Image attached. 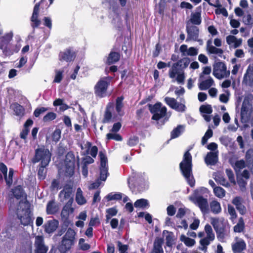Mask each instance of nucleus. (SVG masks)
I'll list each match as a JSON object with an SVG mask.
<instances>
[{"mask_svg": "<svg viewBox=\"0 0 253 253\" xmlns=\"http://www.w3.org/2000/svg\"><path fill=\"white\" fill-rule=\"evenodd\" d=\"M189 22L196 25H199L202 22V18L201 12H196L191 14L190 19L187 21V25H188Z\"/></svg>", "mask_w": 253, "mask_h": 253, "instance_id": "nucleus-29", "label": "nucleus"}, {"mask_svg": "<svg viewBox=\"0 0 253 253\" xmlns=\"http://www.w3.org/2000/svg\"><path fill=\"white\" fill-rule=\"evenodd\" d=\"M214 83L213 79L209 77L208 79L203 81L198 85L199 88L201 90H205L209 89Z\"/></svg>", "mask_w": 253, "mask_h": 253, "instance_id": "nucleus-33", "label": "nucleus"}, {"mask_svg": "<svg viewBox=\"0 0 253 253\" xmlns=\"http://www.w3.org/2000/svg\"><path fill=\"white\" fill-rule=\"evenodd\" d=\"M210 209L214 214H218L221 211L220 204L216 200L212 201L210 203Z\"/></svg>", "mask_w": 253, "mask_h": 253, "instance_id": "nucleus-35", "label": "nucleus"}, {"mask_svg": "<svg viewBox=\"0 0 253 253\" xmlns=\"http://www.w3.org/2000/svg\"><path fill=\"white\" fill-rule=\"evenodd\" d=\"M59 209V206L55 200H52L48 201L47 204L46 212L47 214H54L58 211Z\"/></svg>", "mask_w": 253, "mask_h": 253, "instance_id": "nucleus-25", "label": "nucleus"}, {"mask_svg": "<svg viewBox=\"0 0 253 253\" xmlns=\"http://www.w3.org/2000/svg\"><path fill=\"white\" fill-rule=\"evenodd\" d=\"M87 144L88 146L85 151V154L87 156L88 158H91L89 155L92 158H95L98 152L97 147L96 146H92L91 143L89 142L87 143ZM86 158H87V157Z\"/></svg>", "mask_w": 253, "mask_h": 253, "instance_id": "nucleus-30", "label": "nucleus"}, {"mask_svg": "<svg viewBox=\"0 0 253 253\" xmlns=\"http://www.w3.org/2000/svg\"><path fill=\"white\" fill-rule=\"evenodd\" d=\"M57 117L56 113L50 112L46 114L42 119L43 122H48L55 120Z\"/></svg>", "mask_w": 253, "mask_h": 253, "instance_id": "nucleus-44", "label": "nucleus"}, {"mask_svg": "<svg viewBox=\"0 0 253 253\" xmlns=\"http://www.w3.org/2000/svg\"><path fill=\"white\" fill-rule=\"evenodd\" d=\"M211 223L213 226L215 231H220L225 229V222L223 217H211Z\"/></svg>", "mask_w": 253, "mask_h": 253, "instance_id": "nucleus-20", "label": "nucleus"}, {"mask_svg": "<svg viewBox=\"0 0 253 253\" xmlns=\"http://www.w3.org/2000/svg\"><path fill=\"white\" fill-rule=\"evenodd\" d=\"M59 170H65L66 176L73 175L75 169V159H60V162H55Z\"/></svg>", "mask_w": 253, "mask_h": 253, "instance_id": "nucleus-6", "label": "nucleus"}, {"mask_svg": "<svg viewBox=\"0 0 253 253\" xmlns=\"http://www.w3.org/2000/svg\"><path fill=\"white\" fill-rule=\"evenodd\" d=\"M214 179L216 182L225 187H227L229 186L228 182L222 176H216Z\"/></svg>", "mask_w": 253, "mask_h": 253, "instance_id": "nucleus-52", "label": "nucleus"}, {"mask_svg": "<svg viewBox=\"0 0 253 253\" xmlns=\"http://www.w3.org/2000/svg\"><path fill=\"white\" fill-rule=\"evenodd\" d=\"M213 193L214 195L219 198H222L225 196V190L221 187L216 186L214 187Z\"/></svg>", "mask_w": 253, "mask_h": 253, "instance_id": "nucleus-42", "label": "nucleus"}, {"mask_svg": "<svg viewBox=\"0 0 253 253\" xmlns=\"http://www.w3.org/2000/svg\"><path fill=\"white\" fill-rule=\"evenodd\" d=\"M200 111L202 113L211 114L212 112V109L211 105H202L200 107Z\"/></svg>", "mask_w": 253, "mask_h": 253, "instance_id": "nucleus-46", "label": "nucleus"}, {"mask_svg": "<svg viewBox=\"0 0 253 253\" xmlns=\"http://www.w3.org/2000/svg\"><path fill=\"white\" fill-rule=\"evenodd\" d=\"M117 244L120 253H127L128 246L127 245H123L120 241H117Z\"/></svg>", "mask_w": 253, "mask_h": 253, "instance_id": "nucleus-58", "label": "nucleus"}, {"mask_svg": "<svg viewBox=\"0 0 253 253\" xmlns=\"http://www.w3.org/2000/svg\"><path fill=\"white\" fill-rule=\"evenodd\" d=\"M148 106L150 112L153 114V120L159 121L167 115V109L165 106L162 107L161 102H157L154 105L149 104Z\"/></svg>", "mask_w": 253, "mask_h": 253, "instance_id": "nucleus-5", "label": "nucleus"}, {"mask_svg": "<svg viewBox=\"0 0 253 253\" xmlns=\"http://www.w3.org/2000/svg\"><path fill=\"white\" fill-rule=\"evenodd\" d=\"M13 196L17 199H20L23 194V189L21 186H17L14 188L11 189Z\"/></svg>", "mask_w": 253, "mask_h": 253, "instance_id": "nucleus-39", "label": "nucleus"}, {"mask_svg": "<svg viewBox=\"0 0 253 253\" xmlns=\"http://www.w3.org/2000/svg\"><path fill=\"white\" fill-rule=\"evenodd\" d=\"M73 198H71L63 207L61 212V217L65 226H68L69 224V217L71 214L74 211V209L72 207Z\"/></svg>", "mask_w": 253, "mask_h": 253, "instance_id": "nucleus-9", "label": "nucleus"}, {"mask_svg": "<svg viewBox=\"0 0 253 253\" xmlns=\"http://www.w3.org/2000/svg\"><path fill=\"white\" fill-rule=\"evenodd\" d=\"M124 97L122 95L118 97L116 99L115 109L117 112L119 114L124 107L123 100Z\"/></svg>", "mask_w": 253, "mask_h": 253, "instance_id": "nucleus-40", "label": "nucleus"}, {"mask_svg": "<svg viewBox=\"0 0 253 253\" xmlns=\"http://www.w3.org/2000/svg\"><path fill=\"white\" fill-rule=\"evenodd\" d=\"M33 123L32 119H27L23 125L22 130L20 133V138L24 140L25 142H26L27 136L30 132V127L33 125Z\"/></svg>", "mask_w": 253, "mask_h": 253, "instance_id": "nucleus-24", "label": "nucleus"}, {"mask_svg": "<svg viewBox=\"0 0 253 253\" xmlns=\"http://www.w3.org/2000/svg\"><path fill=\"white\" fill-rule=\"evenodd\" d=\"M111 108V106H109V104L106 107L104 115V118L102 120V123L104 124L109 123L111 121V119L112 117V113L110 110Z\"/></svg>", "mask_w": 253, "mask_h": 253, "instance_id": "nucleus-38", "label": "nucleus"}, {"mask_svg": "<svg viewBox=\"0 0 253 253\" xmlns=\"http://www.w3.org/2000/svg\"><path fill=\"white\" fill-rule=\"evenodd\" d=\"M211 41L209 40L207 42V50L210 54H217L219 57H221L223 53V50L221 48H217L212 45Z\"/></svg>", "mask_w": 253, "mask_h": 253, "instance_id": "nucleus-27", "label": "nucleus"}, {"mask_svg": "<svg viewBox=\"0 0 253 253\" xmlns=\"http://www.w3.org/2000/svg\"><path fill=\"white\" fill-rule=\"evenodd\" d=\"M186 32L187 33V37L186 40V42L189 41H199V28L196 26L186 25Z\"/></svg>", "mask_w": 253, "mask_h": 253, "instance_id": "nucleus-11", "label": "nucleus"}, {"mask_svg": "<svg viewBox=\"0 0 253 253\" xmlns=\"http://www.w3.org/2000/svg\"><path fill=\"white\" fill-rule=\"evenodd\" d=\"M79 245L81 249L82 250L86 251L90 248V245L88 244L84 243V239H80L79 240Z\"/></svg>", "mask_w": 253, "mask_h": 253, "instance_id": "nucleus-63", "label": "nucleus"}, {"mask_svg": "<svg viewBox=\"0 0 253 253\" xmlns=\"http://www.w3.org/2000/svg\"><path fill=\"white\" fill-rule=\"evenodd\" d=\"M43 25L47 27L49 30L52 28V21L50 17H44L43 18Z\"/></svg>", "mask_w": 253, "mask_h": 253, "instance_id": "nucleus-64", "label": "nucleus"}, {"mask_svg": "<svg viewBox=\"0 0 253 253\" xmlns=\"http://www.w3.org/2000/svg\"><path fill=\"white\" fill-rule=\"evenodd\" d=\"M237 174V183L241 188V189L243 191L247 185V180L244 178H241L238 174Z\"/></svg>", "mask_w": 253, "mask_h": 253, "instance_id": "nucleus-55", "label": "nucleus"}, {"mask_svg": "<svg viewBox=\"0 0 253 253\" xmlns=\"http://www.w3.org/2000/svg\"><path fill=\"white\" fill-rule=\"evenodd\" d=\"M236 159H230V162L234 168L237 174H238L242 169H244L246 167V165L245 161L243 159L239 161H236Z\"/></svg>", "mask_w": 253, "mask_h": 253, "instance_id": "nucleus-31", "label": "nucleus"}, {"mask_svg": "<svg viewBox=\"0 0 253 253\" xmlns=\"http://www.w3.org/2000/svg\"><path fill=\"white\" fill-rule=\"evenodd\" d=\"M76 201L78 205H83L86 203V200L83 195V192L81 188H78L76 193Z\"/></svg>", "mask_w": 253, "mask_h": 253, "instance_id": "nucleus-32", "label": "nucleus"}, {"mask_svg": "<svg viewBox=\"0 0 253 253\" xmlns=\"http://www.w3.org/2000/svg\"><path fill=\"white\" fill-rule=\"evenodd\" d=\"M122 198V194L118 193H110L107 195L106 198L108 201H112L115 200H120Z\"/></svg>", "mask_w": 253, "mask_h": 253, "instance_id": "nucleus-53", "label": "nucleus"}, {"mask_svg": "<svg viewBox=\"0 0 253 253\" xmlns=\"http://www.w3.org/2000/svg\"><path fill=\"white\" fill-rule=\"evenodd\" d=\"M205 231L206 234V237L202 238L200 241L201 247L199 248V249L203 251H206L207 247L215 239L214 233L210 224H207L205 225Z\"/></svg>", "mask_w": 253, "mask_h": 253, "instance_id": "nucleus-7", "label": "nucleus"}, {"mask_svg": "<svg viewBox=\"0 0 253 253\" xmlns=\"http://www.w3.org/2000/svg\"><path fill=\"white\" fill-rule=\"evenodd\" d=\"M111 79L110 77H105L97 82L94 87V94L96 97L101 98L109 95L107 89Z\"/></svg>", "mask_w": 253, "mask_h": 253, "instance_id": "nucleus-3", "label": "nucleus"}, {"mask_svg": "<svg viewBox=\"0 0 253 253\" xmlns=\"http://www.w3.org/2000/svg\"><path fill=\"white\" fill-rule=\"evenodd\" d=\"M73 193V187L70 184H66L62 190L59 193V199L61 202H64L65 201L73 198L71 197Z\"/></svg>", "mask_w": 253, "mask_h": 253, "instance_id": "nucleus-15", "label": "nucleus"}, {"mask_svg": "<svg viewBox=\"0 0 253 253\" xmlns=\"http://www.w3.org/2000/svg\"><path fill=\"white\" fill-rule=\"evenodd\" d=\"M68 151V148L67 146H65L61 142L59 143L57 146L56 154L58 157H61L65 155Z\"/></svg>", "mask_w": 253, "mask_h": 253, "instance_id": "nucleus-37", "label": "nucleus"}, {"mask_svg": "<svg viewBox=\"0 0 253 253\" xmlns=\"http://www.w3.org/2000/svg\"><path fill=\"white\" fill-rule=\"evenodd\" d=\"M182 228L184 229H187L188 228V224L185 220H182L179 223L177 222L176 225H175V229L177 230L179 228Z\"/></svg>", "mask_w": 253, "mask_h": 253, "instance_id": "nucleus-60", "label": "nucleus"}, {"mask_svg": "<svg viewBox=\"0 0 253 253\" xmlns=\"http://www.w3.org/2000/svg\"><path fill=\"white\" fill-rule=\"evenodd\" d=\"M180 240L183 242L187 247H192L195 244V241L194 239L186 237L184 235L180 236Z\"/></svg>", "mask_w": 253, "mask_h": 253, "instance_id": "nucleus-41", "label": "nucleus"}, {"mask_svg": "<svg viewBox=\"0 0 253 253\" xmlns=\"http://www.w3.org/2000/svg\"><path fill=\"white\" fill-rule=\"evenodd\" d=\"M180 168L187 182L190 186L193 187L195 184V180L192 174L191 159H184L180 164Z\"/></svg>", "mask_w": 253, "mask_h": 253, "instance_id": "nucleus-4", "label": "nucleus"}, {"mask_svg": "<svg viewBox=\"0 0 253 253\" xmlns=\"http://www.w3.org/2000/svg\"><path fill=\"white\" fill-rule=\"evenodd\" d=\"M59 59L61 61H65L70 62L75 60L76 57L75 52L71 48H67L64 52H61L59 55Z\"/></svg>", "mask_w": 253, "mask_h": 253, "instance_id": "nucleus-17", "label": "nucleus"}, {"mask_svg": "<svg viewBox=\"0 0 253 253\" xmlns=\"http://www.w3.org/2000/svg\"><path fill=\"white\" fill-rule=\"evenodd\" d=\"M10 108L13 111L14 114L18 117H22L25 113L24 107L17 102L13 103L10 106Z\"/></svg>", "mask_w": 253, "mask_h": 253, "instance_id": "nucleus-28", "label": "nucleus"}, {"mask_svg": "<svg viewBox=\"0 0 253 253\" xmlns=\"http://www.w3.org/2000/svg\"><path fill=\"white\" fill-rule=\"evenodd\" d=\"M48 110V108L47 107H39L37 108L34 111V115L35 117L38 118L40 116L45 112L46 111Z\"/></svg>", "mask_w": 253, "mask_h": 253, "instance_id": "nucleus-50", "label": "nucleus"}, {"mask_svg": "<svg viewBox=\"0 0 253 253\" xmlns=\"http://www.w3.org/2000/svg\"><path fill=\"white\" fill-rule=\"evenodd\" d=\"M56 75L53 81V82L59 83L61 82L63 79V70H56Z\"/></svg>", "mask_w": 253, "mask_h": 253, "instance_id": "nucleus-56", "label": "nucleus"}, {"mask_svg": "<svg viewBox=\"0 0 253 253\" xmlns=\"http://www.w3.org/2000/svg\"><path fill=\"white\" fill-rule=\"evenodd\" d=\"M244 228V223L243 218H240L239 222L237 225L234 227V231L235 232H241Z\"/></svg>", "mask_w": 253, "mask_h": 253, "instance_id": "nucleus-47", "label": "nucleus"}, {"mask_svg": "<svg viewBox=\"0 0 253 253\" xmlns=\"http://www.w3.org/2000/svg\"><path fill=\"white\" fill-rule=\"evenodd\" d=\"M198 53V49L194 47H190L188 49L186 55L188 56H196Z\"/></svg>", "mask_w": 253, "mask_h": 253, "instance_id": "nucleus-62", "label": "nucleus"}, {"mask_svg": "<svg viewBox=\"0 0 253 253\" xmlns=\"http://www.w3.org/2000/svg\"><path fill=\"white\" fill-rule=\"evenodd\" d=\"M165 101L169 107L177 112H184L186 109V107L184 103L178 102L174 98L166 97L165 98Z\"/></svg>", "mask_w": 253, "mask_h": 253, "instance_id": "nucleus-10", "label": "nucleus"}, {"mask_svg": "<svg viewBox=\"0 0 253 253\" xmlns=\"http://www.w3.org/2000/svg\"><path fill=\"white\" fill-rule=\"evenodd\" d=\"M106 138L108 140L113 139L116 141H122L123 138L121 135L117 133H109L106 135Z\"/></svg>", "mask_w": 253, "mask_h": 253, "instance_id": "nucleus-51", "label": "nucleus"}, {"mask_svg": "<svg viewBox=\"0 0 253 253\" xmlns=\"http://www.w3.org/2000/svg\"><path fill=\"white\" fill-rule=\"evenodd\" d=\"M107 159H101L100 167V179L105 181L109 173L108 172Z\"/></svg>", "mask_w": 253, "mask_h": 253, "instance_id": "nucleus-22", "label": "nucleus"}, {"mask_svg": "<svg viewBox=\"0 0 253 253\" xmlns=\"http://www.w3.org/2000/svg\"><path fill=\"white\" fill-rule=\"evenodd\" d=\"M13 169H9L8 176L7 177V174L4 175V179L6 182L7 185L10 186L13 182Z\"/></svg>", "mask_w": 253, "mask_h": 253, "instance_id": "nucleus-48", "label": "nucleus"}, {"mask_svg": "<svg viewBox=\"0 0 253 253\" xmlns=\"http://www.w3.org/2000/svg\"><path fill=\"white\" fill-rule=\"evenodd\" d=\"M35 253H46L48 248L44 244V239L42 236H37L35 241Z\"/></svg>", "mask_w": 253, "mask_h": 253, "instance_id": "nucleus-13", "label": "nucleus"}, {"mask_svg": "<svg viewBox=\"0 0 253 253\" xmlns=\"http://www.w3.org/2000/svg\"><path fill=\"white\" fill-rule=\"evenodd\" d=\"M252 106V105L249 100L245 98L243 101L241 109V119L248 118L250 117Z\"/></svg>", "mask_w": 253, "mask_h": 253, "instance_id": "nucleus-18", "label": "nucleus"}, {"mask_svg": "<svg viewBox=\"0 0 253 253\" xmlns=\"http://www.w3.org/2000/svg\"><path fill=\"white\" fill-rule=\"evenodd\" d=\"M243 22L245 24L252 27L253 25V17H252L251 14H248L246 16H244L243 18Z\"/></svg>", "mask_w": 253, "mask_h": 253, "instance_id": "nucleus-54", "label": "nucleus"}, {"mask_svg": "<svg viewBox=\"0 0 253 253\" xmlns=\"http://www.w3.org/2000/svg\"><path fill=\"white\" fill-rule=\"evenodd\" d=\"M61 130L56 128L51 134V139L55 143L58 142L61 138Z\"/></svg>", "mask_w": 253, "mask_h": 253, "instance_id": "nucleus-43", "label": "nucleus"}, {"mask_svg": "<svg viewBox=\"0 0 253 253\" xmlns=\"http://www.w3.org/2000/svg\"><path fill=\"white\" fill-rule=\"evenodd\" d=\"M42 2V0L36 3L34 7L32 15L31 17V21L33 22V23L31 24V26L33 29L38 28L41 23V20L39 19V15L40 12V7Z\"/></svg>", "mask_w": 253, "mask_h": 253, "instance_id": "nucleus-12", "label": "nucleus"}, {"mask_svg": "<svg viewBox=\"0 0 253 253\" xmlns=\"http://www.w3.org/2000/svg\"><path fill=\"white\" fill-rule=\"evenodd\" d=\"M195 200L202 212L204 214L208 213L209 207L207 199L201 196L197 195L195 196Z\"/></svg>", "mask_w": 253, "mask_h": 253, "instance_id": "nucleus-21", "label": "nucleus"}, {"mask_svg": "<svg viewBox=\"0 0 253 253\" xmlns=\"http://www.w3.org/2000/svg\"><path fill=\"white\" fill-rule=\"evenodd\" d=\"M162 50V47L159 43H158L155 45V48L153 52V57L156 58L158 57L161 51Z\"/></svg>", "mask_w": 253, "mask_h": 253, "instance_id": "nucleus-61", "label": "nucleus"}, {"mask_svg": "<svg viewBox=\"0 0 253 253\" xmlns=\"http://www.w3.org/2000/svg\"><path fill=\"white\" fill-rule=\"evenodd\" d=\"M163 235L165 237L166 243L168 247H171L175 244L176 238L172 232L164 230Z\"/></svg>", "mask_w": 253, "mask_h": 253, "instance_id": "nucleus-26", "label": "nucleus"}, {"mask_svg": "<svg viewBox=\"0 0 253 253\" xmlns=\"http://www.w3.org/2000/svg\"><path fill=\"white\" fill-rule=\"evenodd\" d=\"M213 75L218 79L228 77L230 71L227 70L226 64L221 61L215 62L213 65Z\"/></svg>", "mask_w": 253, "mask_h": 253, "instance_id": "nucleus-8", "label": "nucleus"}, {"mask_svg": "<svg viewBox=\"0 0 253 253\" xmlns=\"http://www.w3.org/2000/svg\"><path fill=\"white\" fill-rule=\"evenodd\" d=\"M182 126L180 125L174 128L170 133L171 138L174 139L178 137L181 134V128Z\"/></svg>", "mask_w": 253, "mask_h": 253, "instance_id": "nucleus-49", "label": "nucleus"}, {"mask_svg": "<svg viewBox=\"0 0 253 253\" xmlns=\"http://www.w3.org/2000/svg\"><path fill=\"white\" fill-rule=\"evenodd\" d=\"M121 59V54L120 52H116L112 50L109 53L105 64L108 65H111L116 63Z\"/></svg>", "mask_w": 253, "mask_h": 253, "instance_id": "nucleus-23", "label": "nucleus"}, {"mask_svg": "<svg viewBox=\"0 0 253 253\" xmlns=\"http://www.w3.org/2000/svg\"><path fill=\"white\" fill-rule=\"evenodd\" d=\"M51 152L44 145H38L35 150L34 158H51Z\"/></svg>", "mask_w": 253, "mask_h": 253, "instance_id": "nucleus-14", "label": "nucleus"}, {"mask_svg": "<svg viewBox=\"0 0 253 253\" xmlns=\"http://www.w3.org/2000/svg\"><path fill=\"white\" fill-rule=\"evenodd\" d=\"M246 243L243 241H240L232 245V250L234 253H239L246 248Z\"/></svg>", "mask_w": 253, "mask_h": 253, "instance_id": "nucleus-36", "label": "nucleus"}, {"mask_svg": "<svg viewBox=\"0 0 253 253\" xmlns=\"http://www.w3.org/2000/svg\"><path fill=\"white\" fill-rule=\"evenodd\" d=\"M226 173L230 181L233 184H235L236 182L234 178V175L232 170L230 169H226Z\"/></svg>", "mask_w": 253, "mask_h": 253, "instance_id": "nucleus-59", "label": "nucleus"}, {"mask_svg": "<svg viewBox=\"0 0 253 253\" xmlns=\"http://www.w3.org/2000/svg\"><path fill=\"white\" fill-rule=\"evenodd\" d=\"M190 62L189 58L184 57L173 63L171 68L169 71V78L173 79L177 75L176 78L177 82L179 84H183L185 77L183 70L188 66Z\"/></svg>", "mask_w": 253, "mask_h": 253, "instance_id": "nucleus-1", "label": "nucleus"}, {"mask_svg": "<svg viewBox=\"0 0 253 253\" xmlns=\"http://www.w3.org/2000/svg\"><path fill=\"white\" fill-rule=\"evenodd\" d=\"M76 232L73 229L69 228L63 236L58 250L61 253H66L70 250L75 243Z\"/></svg>", "mask_w": 253, "mask_h": 253, "instance_id": "nucleus-2", "label": "nucleus"}, {"mask_svg": "<svg viewBox=\"0 0 253 253\" xmlns=\"http://www.w3.org/2000/svg\"><path fill=\"white\" fill-rule=\"evenodd\" d=\"M228 211L231 216V219L234 221L237 218V214L234 208L231 205H228Z\"/></svg>", "mask_w": 253, "mask_h": 253, "instance_id": "nucleus-57", "label": "nucleus"}, {"mask_svg": "<svg viewBox=\"0 0 253 253\" xmlns=\"http://www.w3.org/2000/svg\"><path fill=\"white\" fill-rule=\"evenodd\" d=\"M58 226L59 221L55 219H52L47 221L43 225V227L46 233L51 234L57 230Z\"/></svg>", "mask_w": 253, "mask_h": 253, "instance_id": "nucleus-16", "label": "nucleus"}, {"mask_svg": "<svg viewBox=\"0 0 253 253\" xmlns=\"http://www.w3.org/2000/svg\"><path fill=\"white\" fill-rule=\"evenodd\" d=\"M17 216L21 223L24 226L30 224L32 222L30 213L28 210H23L21 213L20 211H18Z\"/></svg>", "mask_w": 253, "mask_h": 253, "instance_id": "nucleus-19", "label": "nucleus"}, {"mask_svg": "<svg viewBox=\"0 0 253 253\" xmlns=\"http://www.w3.org/2000/svg\"><path fill=\"white\" fill-rule=\"evenodd\" d=\"M148 205V201L144 199L137 200L134 204L135 208H144Z\"/></svg>", "mask_w": 253, "mask_h": 253, "instance_id": "nucleus-45", "label": "nucleus"}, {"mask_svg": "<svg viewBox=\"0 0 253 253\" xmlns=\"http://www.w3.org/2000/svg\"><path fill=\"white\" fill-rule=\"evenodd\" d=\"M164 240L162 238H157L154 243V252L155 253H164L162 245Z\"/></svg>", "mask_w": 253, "mask_h": 253, "instance_id": "nucleus-34", "label": "nucleus"}]
</instances>
